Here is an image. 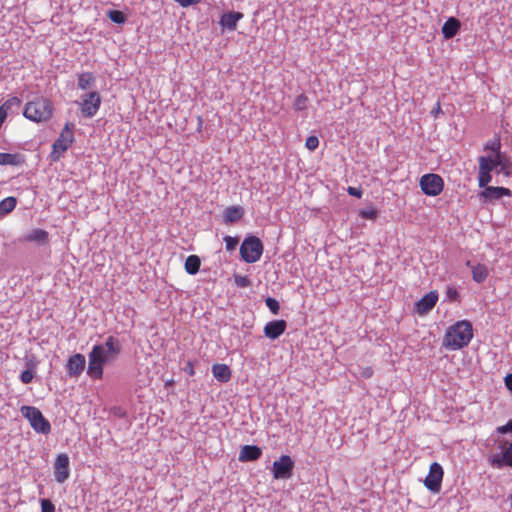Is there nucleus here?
<instances>
[{
  "instance_id": "nucleus-23",
  "label": "nucleus",
  "mask_w": 512,
  "mask_h": 512,
  "mask_svg": "<svg viewBox=\"0 0 512 512\" xmlns=\"http://www.w3.org/2000/svg\"><path fill=\"white\" fill-rule=\"evenodd\" d=\"M48 232L46 230L37 228L30 231L24 236L26 242H36L38 244H44L48 241Z\"/></svg>"
},
{
  "instance_id": "nucleus-46",
  "label": "nucleus",
  "mask_w": 512,
  "mask_h": 512,
  "mask_svg": "<svg viewBox=\"0 0 512 512\" xmlns=\"http://www.w3.org/2000/svg\"><path fill=\"white\" fill-rule=\"evenodd\" d=\"M373 375V370L371 367H366L362 371V376L365 378H370Z\"/></svg>"
},
{
  "instance_id": "nucleus-1",
  "label": "nucleus",
  "mask_w": 512,
  "mask_h": 512,
  "mask_svg": "<svg viewBox=\"0 0 512 512\" xmlns=\"http://www.w3.org/2000/svg\"><path fill=\"white\" fill-rule=\"evenodd\" d=\"M122 350L120 340L108 336L104 343L95 344L88 353L87 375L92 380H101L106 364L118 359Z\"/></svg>"
},
{
  "instance_id": "nucleus-18",
  "label": "nucleus",
  "mask_w": 512,
  "mask_h": 512,
  "mask_svg": "<svg viewBox=\"0 0 512 512\" xmlns=\"http://www.w3.org/2000/svg\"><path fill=\"white\" fill-rule=\"evenodd\" d=\"M461 28V22L455 17H449L441 28L444 39H452L455 37Z\"/></svg>"
},
{
  "instance_id": "nucleus-50",
  "label": "nucleus",
  "mask_w": 512,
  "mask_h": 512,
  "mask_svg": "<svg viewBox=\"0 0 512 512\" xmlns=\"http://www.w3.org/2000/svg\"><path fill=\"white\" fill-rule=\"evenodd\" d=\"M510 501H511V506H512V494L510 495Z\"/></svg>"
},
{
  "instance_id": "nucleus-33",
  "label": "nucleus",
  "mask_w": 512,
  "mask_h": 512,
  "mask_svg": "<svg viewBox=\"0 0 512 512\" xmlns=\"http://www.w3.org/2000/svg\"><path fill=\"white\" fill-rule=\"evenodd\" d=\"M492 180L491 172H480L478 176V184L480 188L489 187L488 183Z\"/></svg>"
},
{
  "instance_id": "nucleus-44",
  "label": "nucleus",
  "mask_w": 512,
  "mask_h": 512,
  "mask_svg": "<svg viewBox=\"0 0 512 512\" xmlns=\"http://www.w3.org/2000/svg\"><path fill=\"white\" fill-rule=\"evenodd\" d=\"M347 192L350 196H354L356 198H361L362 194H363V191L360 187H353V186H349L347 188Z\"/></svg>"
},
{
  "instance_id": "nucleus-15",
  "label": "nucleus",
  "mask_w": 512,
  "mask_h": 512,
  "mask_svg": "<svg viewBox=\"0 0 512 512\" xmlns=\"http://www.w3.org/2000/svg\"><path fill=\"white\" fill-rule=\"evenodd\" d=\"M287 323L285 320H273L268 322L264 327V335L272 340L280 337L286 330Z\"/></svg>"
},
{
  "instance_id": "nucleus-41",
  "label": "nucleus",
  "mask_w": 512,
  "mask_h": 512,
  "mask_svg": "<svg viewBox=\"0 0 512 512\" xmlns=\"http://www.w3.org/2000/svg\"><path fill=\"white\" fill-rule=\"evenodd\" d=\"M55 506L49 499H41V512H54Z\"/></svg>"
},
{
  "instance_id": "nucleus-19",
  "label": "nucleus",
  "mask_w": 512,
  "mask_h": 512,
  "mask_svg": "<svg viewBox=\"0 0 512 512\" xmlns=\"http://www.w3.org/2000/svg\"><path fill=\"white\" fill-rule=\"evenodd\" d=\"M511 194L512 192L508 188L494 186L486 187L483 191L480 192V196L486 200H498L503 196H511Z\"/></svg>"
},
{
  "instance_id": "nucleus-13",
  "label": "nucleus",
  "mask_w": 512,
  "mask_h": 512,
  "mask_svg": "<svg viewBox=\"0 0 512 512\" xmlns=\"http://www.w3.org/2000/svg\"><path fill=\"white\" fill-rule=\"evenodd\" d=\"M438 292L430 291L415 303L414 311L420 316L428 314L438 301Z\"/></svg>"
},
{
  "instance_id": "nucleus-10",
  "label": "nucleus",
  "mask_w": 512,
  "mask_h": 512,
  "mask_svg": "<svg viewBox=\"0 0 512 512\" xmlns=\"http://www.w3.org/2000/svg\"><path fill=\"white\" fill-rule=\"evenodd\" d=\"M444 471L442 466L434 462L430 465L428 475L424 480L425 487L432 493H438L441 489Z\"/></svg>"
},
{
  "instance_id": "nucleus-32",
  "label": "nucleus",
  "mask_w": 512,
  "mask_h": 512,
  "mask_svg": "<svg viewBox=\"0 0 512 512\" xmlns=\"http://www.w3.org/2000/svg\"><path fill=\"white\" fill-rule=\"evenodd\" d=\"M308 97L304 94H300L295 98L294 109L296 111H303L307 109Z\"/></svg>"
},
{
  "instance_id": "nucleus-45",
  "label": "nucleus",
  "mask_w": 512,
  "mask_h": 512,
  "mask_svg": "<svg viewBox=\"0 0 512 512\" xmlns=\"http://www.w3.org/2000/svg\"><path fill=\"white\" fill-rule=\"evenodd\" d=\"M182 7H189L191 5L198 4L200 0H174Z\"/></svg>"
},
{
  "instance_id": "nucleus-26",
  "label": "nucleus",
  "mask_w": 512,
  "mask_h": 512,
  "mask_svg": "<svg viewBox=\"0 0 512 512\" xmlns=\"http://www.w3.org/2000/svg\"><path fill=\"white\" fill-rule=\"evenodd\" d=\"M200 266L201 260L197 255H189L185 260V271L189 275H196L200 270Z\"/></svg>"
},
{
  "instance_id": "nucleus-47",
  "label": "nucleus",
  "mask_w": 512,
  "mask_h": 512,
  "mask_svg": "<svg viewBox=\"0 0 512 512\" xmlns=\"http://www.w3.org/2000/svg\"><path fill=\"white\" fill-rule=\"evenodd\" d=\"M505 385L512 392V373L505 377Z\"/></svg>"
},
{
  "instance_id": "nucleus-37",
  "label": "nucleus",
  "mask_w": 512,
  "mask_h": 512,
  "mask_svg": "<svg viewBox=\"0 0 512 512\" xmlns=\"http://www.w3.org/2000/svg\"><path fill=\"white\" fill-rule=\"evenodd\" d=\"M265 304L273 314H278L280 305H279V302L275 298H272V297L266 298Z\"/></svg>"
},
{
  "instance_id": "nucleus-24",
  "label": "nucleus",
  "mask_w": 512,
  "mask_h": 512,
  "mask_svg": "<svg viewBox=\"0 0 512 512\" xmlns=\"http://www.w3.org/2000/svg\"><path fill=\"white\" fill-rule=\"evenodd\" d=\"M23 163L24 157L19 153H0V165L19 166Z\"/></svg>"
},
{
  "instance_id": "nucleus-17",
  "label": "nucleus",
  "mask_w": 512,
  "mask_h": 512,
  "mask_svg": "<svg viewBox=\"0 0 512 512\" xmlns=\"http://www.w3.org/2000/svg\"><path fill=\"white\" fill-rule=\"evenodd\" d=\"M262 455V449L256 445H244L239 453L240 462H252L258 460Z\"/></svg>"
},
{
  "instance_id": "nucleus-5",
  "label": "nucleus",
  "mask_w": 512,
  "mask_h": 512,
  "mask_svg": "<svg viewBox=\"0 0 512 512\" xmlns=\"http://www.w3.org/2000/svg\"><path fill=\"white\" fill-rule=\"evenodd\" d=\"M20 411L22 416L29 421L36 433L47 435L51 432L50 422L43 416L38 408L24 405L21 407Z\"/></svg>"
},
{
  "instance_id": "nucleus-6",
  "label": "nucleus",
  "mask_w": 512,
  "mask_h": 512,
  "mask_svg": "<svg viewBox=\"0 0 512 512\" xmlns=\"http://www.w3.org/2000/svg\"><path fill=\"white\" fill-rule=\"evenodd\" d=\"M263 253V244L256 236L246 237L240 246V255L246 263L257 262Z\"/></svg>"
},
{
  "instance_id": "nucleus-22",
  "label": "nucleus",
  "mask_w": 512,
  "mask_h": 512,
  "mask_svg": "<svg viewBox=\"0 0 512 512\" xmlns=\"http://www.w3.org/2000/svg\"><path fill=\"white\" fill-rule=\"evenodd\" d=\"M212 373L214 378L221 383H226L231 379V370L225 364H214L212 366Z\"/></svg>"
},
{
  "instance_id": "nucleus-2",
  "label": "nucleus",
  "mask_w": 512,
  "mask_h": 512,
  "mask_svg": "<svg viewBox=\"0 0 512 512\" xmlns=\"http://www.w3.org/2000/svg\"><path fill=\"white\" fill-rule=\"evenodd\" d=\"M472 338L473 328L471 322L460 320L447 329L442 345L451 350H459L468 346Z\"/></svg>"
},
{
  "instance_id": "nucleus-7",
  "label": "nucleus",
  "mask_w": 512,
  "mask_h": 512,
  "mask_svg": "<svg viewBox=\"0 0 512 512\" xmlns=\"http://www.w3.org/2000/svg\"><path fill=\"white\" fill-rule=\"evenodd\" d=\"M102 99L97 91H91L82 96V100L77 102L80 112L85 118H93L101 107Z\"/></svg>"
},
{
  "instance_id": "nucleus-49",
  "label": "nucleus",
  "mask_w": 512,
  "mask_h": 512,
  "mask_svg": "<svg viewBox=\"0 0 512 512\" xmlns=\"http://www.w3.org/2000/svg\"><path fill=\"white\" fill-rule=\"evenodd\" d=\"M440 110H441L440 104L438 103V107H437V109H435V112H439Z\"/></svg>"
},
{
  "instance_id": "nucleus-27",
  "label": "nucleus",
  "mask_w": 512,
  "mask_h": 512,
  "mask_svg": "<svg viewBox=\"0 0 512 512\" xmlns=\"http://www.w3.org/2000/svg\"><path fill=\"white\" fill-rule=\"evenodd\" d=\"M478 160L480 172H491L498 166V162H495L491 156H481Z\"/></svg>"
},
{
  "instance_id": "nucleus-36",
  "label": "nucleus",
  "mask_w": 512,
  "mask_h": 512,
  "mask_svg": "<svg viewBox=\"0 0 512 512\" xmlns=\"http://www.w3.org/2000/svg\"><path fill=\"white\" fill-rule=\"evenodd\" d=\"M500 148H501L500 138L490 140L485 145L486 150H490L492 152H495L496 154L501 153Z\"/></svg>"
},
{
  "instance_id": "nucleus-8",
  "label": "nucleus",
  "mask_w": 512,
  "mask_h": 512,
  "mask_svg": "<svg viewBox=\"0 0 512 512\" xmlns=\"http://www.w3.org/2000/svg\"><path fill=\"white\" fill-rule=\"evenodd\" d=\"M419 185L425 195L434 197L443 191L444 181L440 175L428 173L420 178Z\"/></svg>"
},
{
  "instance_id": "nucleus-29",
  "label": "nucleus",
  "mask_w": 512,
  "mask_h": 512,
  "mask_svg": "<svg viewBox=\"0 0 512 512\" xmlns=\"http://www.w3.org/2000/svg\"><path fill=\"white\" fill-rule=\"evenodd\" d=\"M17 204L15 197H6L0 202V215H7L12 212Z\"/></svg>"
},
{
  "instance_id": "nucleus-3",
  "label": "nucleus",
  "mask_w": 512,
  "mask_h": 512,
  "mask_svg": "<svg viewBox=\"0 0 512 512\" xmlns=\"http://www.w3.org/2000/svg\"><path fill=\"white\" fill-rule=\"evenodd\" d=\"M54 110L53 103L45 97H37L25 105L23 115L30 121L40 123L49 120Z\"/></svg>"
},
{
  "instance_id": "nucleus-42",
  "label": "nucleus",
  "mask_w": 512,
  "mask_h": 512,
  "mask_svg": "<svg viewBox=\"0 0 512 512\" xmlns=\"http://www.w3.org/2000/svg\"><path fill=\"white\" fill-rule=\"evenodd\" d=\"M495 432L498 434L512 433V420H509L505 425L498 426Z\"/></svg>"
},
{
  "instance_id": "nucleus-48",
  "label": "nucleus",
  "mask_w": 512,
  "mask_h": 512,
  "mask_svg": "<svg viewBox=\"0 0 512 512\" xmlns=\"http://www.w3.org/2000/svg\"><path fill=\"white\" fill-rule=\"evenodd\" d=\"M188 371H189V374L190 375H193L194 374V370L192 368V366L189 364V368H188Z\"/></svg>"
},
{
  "instance_id": "nucleus-34",
  "label": "nucleus",
  "mask_w": 512,
  "mask_h": 512,
  "mask_svg": "<svg viewBox=\"0 0 512 512\" xmlns=\"http://www.w3.org/2000/svg\"><path fill=\"white\" fill-rule=\"evenodd\" d=\"M377 210L373 207L362 209L359 211V216L363 219L375 220L377 218Z\"/></svg>"
},
{
  "instance_id": "nucleus-39",
  "label": "nucleus",
  "mask_w": 512,
  "mask_h": 512,
  "mask_svg": "<svg viewBox=\"0 0 512 512\" xmlns=\"http://www.w3.org/2000/svg\"><path fill=\"white\" fill-rule=\"evenodd\" d=\"M234 282L240 288H246L251 283L247 276H242V275H236L234 277Z\"/></svg>"
},
{
  "instance_id": "nucleus-14",
  "label": "nucleus",
  "mask_w": 512,
  "mask_h": 512,
  "mask_svg": "<svg viewBox=\"0 0 512 512\" xmlns=\"http://www.w3.org/2000/svg\"><path fill=\"white\" fill-rule=\"evenodd\" d=\"M488 463L495 469H503L504 467L512 468V450L492 454L488 457Z\"/></svg>"
},
{
  "instance_id": "nucleus-35",
  "label": "nucleus",
  "mask_w": 512,
  "mask_h": 512,
  "mask_svg": "<svg viewBox=\"0 0 512 512\" xmlns=\"http://www.w3.org/2000/svg\"><path fill=\"white\" fill-rule=\"evenodd\" d=\"M446 299L450 302L459 301V292L454 286H448L445 291Z\"/></svg>"
},
{
  "instance_id": "nucleus-30",
  "label": "nucleus",
  "mask_w": 512,
  "mask_h": 512,
  "mask_svg": "<svg viewBox=\"0 0 512 512\" xmlns=\"http://www.w3.org/2000/svg\"><path fill=\"white\" fill-rule=\"evenodd\" d=\"M21 99L18 98L17 96H13V97H10L9 99H7L3 104H2V108H4V110L9 113V112H13L14 109H18L21 105Z\"/></svg>"
},
{
  "instance_id": "nucleus-43",
  "label": "nucleus",
  "mask_w": 512,
  "mask_h": 512,
  "mask_svg": "<svg viewBox=\"0 0 512 512\" xmlns=\"http://www.w3.org/2000/svg\"><path fill=\"white\" fill-rule=\"evenodd\" d=\"M494 161L498 162V166L501 167L500 171H504L508 167L506 163L507 159L501 153L496 154Z\"/></svg>"
},
{
  "instance_id": "nucleus-40",
  "label": "nucleus",
  "mask_w": 512,
  "mask_h": 512,
  "mask_svg": "<svg viewBox=\"0 0 512 512\" xmlns=\"http://www.w3.org/2000/svg\"><path fill=\"white\" fill-rule=\"evenodd\" d=\"M305 146L308 150L314 151L319 146V139L316 136H309L306 139Z\"/></svg>"
},
{
  "instance_id": "nucleus-20",
  "label": "nucleus",
  "mask_w": 512,
  "mask_h": 512,
  "mask_svg": "<svg viewBox=\"0 0 512 512\" xmlns=\"http://www.w3.org/2000/svg\"><path fill=\"white\" fill-rule=\"evenodd\" d=\"M466 266L471 268L472 279L476 283H483L489 275L488 267L485 264H473L470 260L466 262Z\"/></svg>"
},
{
  "instance_id": "nucleus-11",
  "label": "nucleus",
  "mask_w": 512,
  "mask_h": 512,
  "mask_svg": "<svg viewBox=\"0 0 512 512\" xmlns=\"http://www.w3.org/2000/svg\"><path fill=\"white\" fill-rule=\"evenodd\" d=\"M69 457L66 453H61L54 462V477L58 483H64L70 476Z\"/></svg>"
},
{
  "instance_id": "nucleus-21",
  "label": "nucleus",
  "mask_w": 512,
  "mask_h": 512,
  "mask_svg": "<svg viewBox=\"0 0 512 512\" xmlns=\"http://www.w3.org/2000/svg\"><path fill=\"white\" fill-rule=\"evenodd\" d=\"M244 215V209L241 206H229L224 210L223 220L226 224L239 221Z\"/></svg>"
},
{
  "instance_id": "nucleus-9",
  "label": "nucleus",
  "mask_w": 512,
  "mask_h": 512,
  "mask_svg": "<svg viewBox=\"0 0 512 512\" xmlns=\"http://www.w3.org/2000/svg\"><path fill=\"white\" fill-rule=\"evenodd\" d=\"M294 460L289 455H282L272 464L271 472L274 479H290L293 475Z\"/></svg>"
},
{
  "instance_id": "nucleus-25",
  "label": "nucleus",
  "mask_w": 512,
  "mask_h": 512,
  "mask_svg": "<svg viewBox=\"0 0 512 512\" xmlns=\"http://www.w3.org/2000/svg\"><path fill=\"white\" fill-rule=\"evenodd\" d=\"M96 83V77L92 72H83L78 75L77 86L81 90L92 88Z\"/></svg>"
},
{
  "instance_id": "nucleus-4",
  "label": "nucleus",
  "mask_w": 512,
  "mask_h": 512,
  "mask_svg": "<svg viewBox=\"0 0 512 512\" xmlns=\"http://www.w3.org/2000/svg\"><path fill=\"white\" fill-rule=\"evenodd\" d=\"M75 125L72 122H67L60 132L59 137L54 141L52 145V152L50 153V159L53 162L59 161L63 153H65L69 147L73 144Z\"/></svg>"
},
{
  "instance_id": "nucleus-38",
  "label": "nucleus",
  "mask_w": 512,
  "mask_h": 512,
  "mask_svg": "<svg viewBox=\"0 0 512 512\" xmlns=\"http://www.w3.org/2000/svg\"><path fill=\"white\" fill-rule=\"evenodd\" d=\"M224 242L227 251H233L238 245V238L232 236H225Z\"/></svg>"
},
{
  "instance_id": "nucleus-16",
  "label": "nucleus",
  "mask_w": 512,
  "mask_h": 512,
  "mask_svg": "<svg viewBox=\"0 0 512 512\" xmlns=\"http://www.w3.org/2000/svg\"><path fill=\"white\" fill-rule=\"evenodd\" d=\"M243 18L241 12L230 11L223 13L220 17L219 24L223 29L228 31H235L237 28V22Z\"/></svg>"
},
{
  "instance_id": "nucleus-12",
  "label": "nucleus",
  "mask_w": 512,
  "mask_h": 512,
  "mask_svg": "<svg viewBox=\"0 0 512 512\" xmlns=\"http://www.w3.org/2000/svg\"><path fill=\"white\" fill-rule=\"evenodd\" d=\"M86 366V358L81 353L70 356L66 363V372L70 378H78Z\"/></svg>"
},
{
  "instance_id": "nucleus-28",
  "label": "nucleus",
  "mask_w": 512,
  "mask_h": 512,
  "mask_svg": "<svg viewBox=\"0 0 512 512\" xmlns=\"http://www.w3.org/2000/svg\"><path fill=\"white\" fill-rule=\"evenodd\" d=\"M26 368L27 369L22 371V373L20 374V380L23 384L31 383L35 376V364L32 362V360L26 362Z\"/></svg>"
},
{
  "instance_id": "nucleus-31",
  "label": "nucleus",
  "mask_w": 512,
  "mask_h": 512,
  "mask_svg": "<svg viewBox=\"0 0 512 512\" xmlns=\"http://www.w3.org/2000/svg\"><path fill=\"white\" fill-rule=\"evenodd\" d=\"M109 19L116 24H124L126 21L125 14L120 10H110L108 12Z\"/></svg>"
}]
</instances>
